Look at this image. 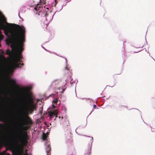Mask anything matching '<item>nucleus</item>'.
<instances>
[{"label": "nucleus", "mask_w": 155, "mask_h": 155, "mask_svg": "<svg viewBox=\"0 0 155 155\" xmlns=\"http://www.w3.org/2000/svg\"><path fill=\"white\" fill-rule=\"evenodd\" d=\"M2 138L4 140H5L7 139V137L6 136L4 135L2 137Z\"/></svg>", "instance_id": "2eb2a0df"}, {"label": "nucleus", "mask_w": 155, "mask_h": 155, "mask_svg": "<svg viewBox=\"0 0 155 155\" xmlns=\"http://www.w3.org/2000/svg\"><path fill=\"white\" fill-rule=\"evenodd\" d=\"M5 90L4 87L2 84H0V96L1 95H5Z\"/></svg>", "instance_id": "39448f33"}, {"label": "nucleus", "mask_w": 155, "mask_h": 155, "mask_svg": "<svg viewBox=\"0 0 155 155\" xmlns=\"http://www.w3.org/2000/svg\"><path fill=\"white\" fill-rule=\"evenodd\" d=\"M58 101V98H56L53 101H52V103H54V104H56V103H57Z\"/></svg>", "instance_id": "f8f14e48"}, {"label": "nucleus", "mask_w": 155, "mask_h": 155, "mask_svg": "<svg viewBox=\"0 0 155 155\" xmlns=\"http://www.w3.org/2000/svg\"><path fill=\"white\" fill-rule=\"evenodd\" d=\"M0 130H1L0 129Z\"/></svg>", "instance_id": "bb28decb"}, {"label": "nucleus", "mask_w": 155, "mask_h": 155, "mask_svg": "<svg viewBox=\"0 0 155 155\" xmlns=\"http://www.w3.org/2000/svg\"><path fill=\"white\" fill-rule=\"evenodd\" d=\"M47 137L46 134H44L43 136V139L44 140H46L47 139Z\"/></svg>", "instance_id": "9b49d317"}, {"label": "nucleus", "mask_w": 155, "mask_h": 155, "mask_svg": "<svg viewBox=\"0 0 155 155\" xmlns=\"http://www.w3.org/2000/svg\"><path fill=\"white\" fill-rule=\"evenodd\" d=\"M55 106L54 105H52V109H51V110H54L55 109Z\"/></svg>", "instance_id": "a211bd4d"}, {"label": "nucleus", "mask_w": 155, "mask_h": 155, "mask_svg": "<svg viewBox=\"0 0 155 155\" xmlns=\"http://www.w3.org/2000/svg\"><path fill=\"white\" fill-rule=\"evenodd\" d=\"M1 36L2 38H3V35H1Z\"/></svg>", "instance_id": "b1692460"}, {"label": "nucleus", "mask_w": 155, "mask_h": 155, "mask_svg": "<svg viewBox=\"0 0 155 155\" xmlns=\"http://www.w3.org/2000/svg\"><path fill=\"white\" fill-rule=\"evenodd\" d=\"M5 99V98L2 97V96H0V103H1V101L2 100H4Z\"/></svg>", "instance_id": "4468645a"}, {"label": "nucleus", "mask_w": 155, "mask_h": 155, "mask_svg": "<svg viewBox=\"0 0 155 155\" xmlns=\"http://www.w3.org/2000/svg\"><path fill=\"white\" fill-rule=\"evenodd\" d=\"M42 27L44 30H45L46 29L47 27V24H45L44 23H43L41 24Z\"/></svg>", "instance_id": "6e6552de"}, {"label": "nucleus", "mask_w": 155, "mask_h": 155, "mask_svg": "<svg viewBox=\"0 0 155 155\" xmlns=\"http://www.w3.org/2000/svg\"><path fill=\"white\" fill-rule=\"evenodd\" d=\"M10 82L13 85H15V81L13 79H11L10 80Z\"/></svg>", "instance_id": "9d476101"}, {"label": "nucleus", "mask_w": 155, "mask_h": 155, "mask_svg": "<svg viewBox=\"0 0 155 155\" xmlns=\"http://www.w3.org/2000/svg\"><path fill=\"white\" fill-rule=\"evenodd\" d=\"M6 43L8 44H10L7 43V42ZM10 44L12 45L11 43H10ZM23 46H22L23 50L21 49L20 50L16 49L15 48H12L11 47L12 49H14L16 51L20 53L19 54H16L12 56L9 59V62H8V60L7 59L5 56L2 55L0 54V61L2 64L4 66L7 64L8 68V69L11 72L13 71L17 68H21V66H20V64L22 66L23 65V64H21L20 63L21 60L22 58V57L21 55V53L24 50Z\"/></svg>", "instance_id": "f03ea898"}, {"label": "nucleus", "mask_w": 155, "mask_h": 155, "mask_svg": "<svg viewBox=\"0 0 155 155\" xmlns=\"http://www.w3.org/2000/svg\"><path fill=\"white\" fill-rule=\"evenodd\" d=\"M24 96L23 108V114H22V125L17 129L16 134L17 141L21 143L22 145L18 144L19 147V151L22 155H28L27 150L24 151L23 145L27 143L28 135L24 132V130L30 127L33 124V122L31 118L28 116L29 114H32L37 109V106L34 104V100L29 94H23Z\"/></svg>", "instance_id": "f257e3e1"}, {"label": "nucleus", "mask_w": 155, "mask_h": 155, "mask_svg": "<svg viewBox=\"0 0 155 155\" xmlns=\"http://www.w3.org/2000/svg\"><path fill=\"white\" fill-rule=\"evenodd\" d=\"M46 152L47 155H51L50 151L51 150V148L50 144H48L46 147Z\"/></svg>", "instance_id": "423d86ee"}, {"label": "nucleus", "mask_w": 155, "mask_h": 155, "mask_svg": "<svg viewBox=\"0 0 155 155\" xmlns=\"http://www.w3.org/2000/svg\"><path fill=\"white\" fill-rule=\"evenodd\" d=\"M116 74H114V76Z\"/></svg>", "instance_id": "a878e982"}, {"label": "nucleus", "mask_w": 155, "mask_h": 155, "mask_svg": "<svg viewBox=\"0 0 155 155\" xmlns=\"http://www.w3.org/2000/svg\"><path fill=\"white\" fill-rule=\"evenodd\" d=\"M91 139H92V140H93V138L92 137H91Z\"/></svg>", "instance_id": "393cba45"}, {"label": "nucleus", "mask_w": 155, "mask_h": 155, "mask_svg": "<svg viewBox=\"0 0 155 155\" xmlns=\"http://www.w3.org/2000/svg\"><path fill=\"white\" fill-rule=\"evenodd\" d=\"M4 126L3 124H2L0 123V127L2 128Z\"/></svg>", "instance_id": "6ab92c4d"}, {"label": "nucleus", "mask_w": 155, "mask_h": 155, "mask_svg": "<svg viewBox=\"0 0 155 155\" xmlns=\"http://www.w3.org/2000/svg\"><path fill=\"white\" fill-rule=\"evenodd\" d=\"M91 148V147H90V148L88 149V151L87 152V153H85L84 155H90V154L91 153V151L90 149Z\"/></svg>", "instance_id": "1a4fd4ad"}, {"label": "nucleus", "mask_w": 155, "mask_h": 155, "mask_svg": "<svg viewBox=\"0 0 155 155\" xmlns=\"http://www.w3.org/2000/svg\"><path fill=\"white\" fill-rule=\"evenodd\" d=\"M54 1H55V3L54 5V6L55 7V6H56V4L58 2V1L57 0H55Z\"/></svg>", "instance_id": "f3484780"}, {"label": "nucleus", "mask_w": 155, "mask_h": 155, "mask_svg": "<svg viewBox=\"0 0 155 155\" xmlns=\"http://www.w3.org/2000/svg\"><path fill=\"white\" fill-rule=\"evenodd\" d=\"M40 8V7H38V6H35L34 9L35 10H36L37 11H38V10H39V8Z\"/></svg>", "instance_id": "ddd939ff"}, {"label": "nucleus", "mask_w": 155, "mask_h": 155, "mask_svg": "<svg viewBox=\"0 0 155 155\" xmlns=\"http://www.w3.org/2000/svg\"><path fill=\"white\" fill-rule=\"evenodd\" d=\"M48 113L49 116L51 118L53 116H54L55 117H57L58 114L57 110L56 109L51 110L49 109L48 111Z\"/></svg>", "instance_id": "20e7f679"}, {"label": "nucleus", "mask_w": 155, "mask_h": 155, "mask_svg": "<svg viewBox=\"0 0 155 155\" xmlns=\"http://www.w3.org/2000/svg\"><path fill=\"white\" fill-rule=\"evenodd\" d=\"M71 155H72L71 154Z\"/></svg>", "instance_id": "cd10ccee"}, {"label": "nucleus", "mask_w": 155, "mask_h": 155, "mask_svg": "<svg viewBox=\"0 0 155 155\" xmlns=\"http://www.w3.org/2000/svg\"><path fill=\"white\" fill-rule=\"evenodd\" d=\"M5 24L6 25H9V24L8 22H6V21H5Z\"/></svg>", "instance_id": "412c9836"}, {"label": "nucleus", "mask_w": 155, "mask_h": 155, "mask_svg": "<svg viewBox=\"0 0 155 155\" xmlns=\"http://www.w3.org/2000/svg\"><path fill=\"white\" fill-rule=\"evenodd\" d=\"M72 137V134L71 133H68L65 135V141L66 143L71 144L72 143L73 141Z\"/></svg>", "instance_id": "7ed1b4c3"}, {"label": "nucleus", "mask_w": 155, "mask_h": 155, "mask_svg": "<svg viewBox=\"0 0 155 155\" xmlns=\"http://www.w3.org/2000/svg\"><path fill=\"white\" fill-rule=\"evenodd\" d=\"M6 154H7V155H11L10 154L8 153H7ZM0 155H2V154L1 153H0Z\"/></svg>", "instance_id": "4be33fe9"}, {"label": "nucleus", "mask_w": 155, "mask_h": 155, "mask_svg": "<svg viewBox=\"0 0 155 155\" xmlns=\"http://www.w3.org/2000/svg\"><path fill=\"white\" fill-rule=\"evenodd\" d=\"M119 107L120 108H122L125 107H126V108H127V107H126L124 106H123V105H120L119 106Z\"/></svg>", "instance_id": "dca6fc26"}, {"label": "nucleus", "mask_w": 155, "mask_h": 155, "mask_svg": "<svg viewBox=\"0 0 155 155\" xmlns=\"http://www.w3.org/2000/svg\"><path fill=\"white\" fill-rule=\"evenodd\" d=\"M96 107V105H94L93 106V107L94 108H95Z\"/></svg>", "instance_id": "5701e85b"}, {"label": "nucleus", "mask_w": 155, "mask_h": 155, "mask_svg": "<svg viewBox=\"0 0 155 155\" xmlns=\"http://www.w3.org/2000/svg\"><path fill=\"white\" fill-rule=\"evenodd\" d=\"M6 53L7 55L10 56H12L13 54L12 52L9 49H7L6 51Z\"/></svg>", "instance_id": "0eeeda50"}, {"label": "nucleus", "mask_w": 155, "mask_h": 155, "mask_svg": "<svg viewBox=\"0 0 155 155\" xmlns=\"http://www.w3.org/2000/svg\"><path fill=\"white\" fill-rule=\"evenodd\" d=\"M54 94H50L49 96V97H54Z\"/></svg>", "instance_id": "aec40b11"}]
</instances>
